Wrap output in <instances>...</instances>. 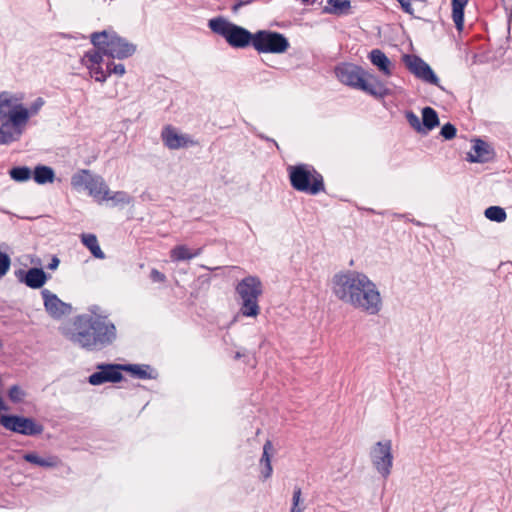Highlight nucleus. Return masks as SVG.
<instances>
[{
	"label": "nucleus",
	"instance_id": "obj_1",
	"mask_svg": "<svg viewBox=\"0 0 512 512\" xmlns=\"http://www.w3.org/2000/svg\"><path fill=\"white\" fill-rule=\"evenodd\" d=\"M89 312L73 317L60 330L73 345L89 352H98L113 344L117 330L107 315L100 314L98 306H91Z\"/></svg>",
	"mask_w": 512,
	"mask_h": 512
},
{
	"label": "nucleus",
	"instance_id": "obj_2",
	"mask_svg": "<svg viewBox=\"0 0 512 512\" xmlns=\"http://www.w3.org/2000/svg\"><path fill=\"white\" fill-rule=\"evenodd\" d=\"M90 41L94 48L85 52L81 62L89 70L91 77L98 82H104L111 74H125L124 64H115L113 61L128 56V42L125 39L118 36L114 30L107 29L93 32Z\"/></svg>",
	"mask_w": 512,
	"mask_h": 512
},
{
	"label": "nucleus",
	"instance_id": "obj_3",
	"mask_svg": "<svg viewBox=\"0 0 512 512\" xmlns=\"http://www.w3.org/2000/svg\"><path fill=\"white\" fill-rule=\"evenodd\" d=\"M290 184L293 189L309 195L325 192L324 178L310 164H296L287 168Z\"/></svg>",
	"mask_w": 512,
	"mask_h": 512
},
{
	"label": "nucleus",
	"instance_id": "obj_4",
	"mask_svg": "<svg viewBox=\"0 0 512 512\" xmlns=\"http://www.w3.org/2000/svg\"><path fill=\"white\" fill-rule=\"evenodd\" d=\"M240 299V312L245 317H257L260 313L258 299L263 293L262 282L257 276H247L235 288Z\"/></svg>",
	"mask_w": 512,
	"mask_h": 512
},
{
	"label": "nucleus",
	"instance_id": "obj_5",
	"mask_svg": "<svg viewBox=\"0 0 512 512\" xmlns=\"http://www.w3.org/2000/svg\"><path fill=\"white\" fill-rule=\"evenodd\" d=\"M208 27L212 32L222 36L233 48L253 46L254 33L219 16L209 20Z\"/></svg>",
	"mask_w": 512,
	"mask_h": 512
},
{
	"label": "nucleus",
	"instance_id": "obj_6",
	"mask_svg": "<svg viewBox=\"0 0 512 512\" xmlns=\"http://www.w3.org/2000/svg\"><path fill=\"white\" fill-rule=\"evenodd\" d=\"M365 273L348 270L334 274L331 289L334 296L344 304L352 306Z\"/></svg>",
	"mask_w": 512,
	"mask_h": 512
},
{
	"label": "nucleus",
	"instance_id": "obj_7",
	"mask_svg": "<svg viewBox=\"0 0 512 512\" xmlns=\"http://www.w3.org/2000/svg\"><path fill=\"white\" fill-rule=\"evenodd\" d=\"M352 307L368 315H377L383 307V300L377 285L365 274Z\"/></svg>",
	"mask_w": 512,
	"mask_h": 512
},
{
	"label": "nucleus",
	"instance_id": "obj_8",
	"mask_svg": "<svg viewBox=\"0 0 512 512\" xmlns=\"http://www.w3.org/2000/svg\"><path fill=\"white\" fill-rule=\"evenodd\" d=\"M71 185L74 189L87 190L89 195L97 201L110 199L109 190L100 176L94 175L90 170L82 169L71 177Z\"/></svg>",
	"mask_w": 512,
	"mask_h": 512
},
{
	"label": "nucleus",
	"instance_id": "obj_9",
	"mask_svg": "<svg viewBox=\"0 0 512 512\" xmlns=\"http://www.w3.org/2000/svg\"><path fill=\"white\" fill-rule=\"evenodd\" d=\"M288 39L279 32L258 30L254 33L253 47L258 53L281 54L287 51Z\"/></svg>",
	"mask_w": 512,
	"mask_h": 512
},
{
	"label": "nucleus",
	"instance_id": "obj_10",
	"mask_svg": "<svg viewBox=\"0 0 512 512\" xmlns=\"http://www.w3.org/2000/svg\"><path fill=\"white\" fill-rule=\"evenodd\" d=\"M0 424L8 431L24 436H38L44 427L31 417L21 415H1Z\"/></svg>",
	"mask_w": 512,
	"mask_h": 512
},
{
	"label": "nucleus",
	"instance_id": "obj_11",
	"mask_svg": "<svg viewBox=\"0 0 512 512\" xmlns=\"http://www.w3.org/2000/svg\"><path fill=\"white\" fill-rule=\"evenodd\" d=\"M370 459L375 470L387 479L393 467L391 440L378 441L370 450Z\"/></svg>",
	"mask_w": 512,
	"mask_h": 512
},
{
	"label": "nucleus",
	"instance_id": "obj_12",
	"mask_svg": "<svg viewBox=\"0 0 512 512\" xmlns=\"http://www.w3.org/2000/svg\"><path fill=\"white\" fill-rule=\"evenodd\" d=\"M96 369L88 377V382L93 386L122 381L124 379L122 371L128 372V364H98Z\"/></svg>",
	"mask_w": 512,
	"mask_h": 512
},
{
	"label": "nucleus",
	"instance_id": "obj_13",
	"mask_svg": "<svg viewBox=\"0 0 512 512\" xmlns=\"http://www.w3.org/2000/svg\"><path fill=\"white\" fill-rule=\"evenodd\" d=\"M404 63L407 69L418 79L423 82L435 85L440 89L443 87L439 83V78L432 68L422 58L417 55H405Z\"/></svg>",
	"mask_w": 512,
	"mask_h": 512
},
{
	"label": "nucleus",
	"instance_id": "obj_14",
	"mask_svg": "<svg viewBox=\"0 0 512 512\" xmlns=\"http://www.w3.org/2000/svg\"><path fill=\"white\" fill-rule=\"evenodd\" d=\"M160 137L164 146L170 150L195 147L199 144L191 135L179 133L178 129L172 125H165Z\"/></svg>",
	"mask_w": 512,
	"mask_h": 512
},
{
	"label": "nucleus",
	"instance_id": "obj_15",
	"mask_svg": "<svg viewBox=\"0 0 512 512\" xmlns=\"http://www.w3.org/2000/svg\"><path fill=\"white\" fill-rule=\"evenodd\" d=\"M335 73L341 83L355 89H360L366 71L360 66L343 63L336 67Z\"/></svg>",
	"mask_w": 512,
	"mask_h": 512
},
{
	"label": "nucleus",
	"instance_id": "obj_16",
	"mask_svg": "<svg viewBox=\"0 0 512 512\" xmlns=\"http://www.w3.org/2000/svg\"><path fill=\"white\" fill-rule=\"evenodd\" d=\"M363 82L359 90L373 96L376 99H383L392 94V90L387 86V83L381 80L378 76L366 72Z\"/></svg>",
	"mask_w": 512,
	"mask_h": 512
},
{
	"label": "nucleus",
	"instance_id": "obj_17",
	"mask_svg": "<svg viewBox=\"0 0 512 512\" xmlns=\"http://www.w3.org/2000/svg\"><path fill=\"white\" fill-rule=\"evenodd\" d=\"M41 295L44 300V307L46 311L53 318H60L71 312V305L60 300L56 294L52 293L48 289H43L41 291Z\"/></svg>",
	"mask_w": 512,
	"mask_h": 512
},
{
	"label": "nucleus",
	"instance_id": "obj_18",
	"mask_svg": "<svg viewBox=\"0 0 512 512\" xmlns=\"http://www.w3.org/2000/svg\"><path fill=\"white\" fill-rule=\"evenodd\" d=\"M22 101L23 100L18 101V105L16 106L17 110L15 113H13V115H11V121L16 126H25L29 118L31 116L37 115L45 104V101L42 97L36 98L29 108H26Z\"/></svg>",
	"mask_w": 512,
	"mask_h": 512
},
{
	"label": "nucleus",
	"instance_id": "obj_19",
	"mask_svg": "<svg viewBox=\"0 0 512 512\" xmlns=\"http://www.w3.org/2000/svg\"><path fill=\"white\" fill-rule=\"evenodd\" d=\"M21 93L1 92L0 93V122L11 121V115L17 110L19 100H23Z\"/></svg>",
	"mask_w": 512,
	"mask_h": 512
},
{
	"label": "nucleus",
	"instance_id": "obj_20",
	"mask_svg": "<svg viewBox=\"0 0 512 512\" xmlns=\"http://www.w3.org/2000/svg\"><path fill=\"white\" fill-rule=\"evenodd\" d=\"M16 277L29 288H41L47 281V275L41 268H30L28 271L20 269L16 272Z\"/></svg>",
	"mask_w": 512,
	"mask_h": 512
},
{
	"label": "nucleus",
	"instance_id": "obj_21",
	"mask_svg": "<svg viewBox=\"0 0 512 512\" xmlns=\"http://www.w3.org/2000/svg\"><path fill=\"white\" fill-rule=\"evenodd\" d=\"M493 158V150L487 142L481 139H476L472 152L467 154V160L471 163H486Z\"/></svg>",
	"mask_w": 512,
	"mask_h": 512
},
{
	"label": "nucleus",
	"instance_id": "obj_22",
	"mask_svg": "<svg viewBox=\"0 0 512 512\" xmlns=\"http://www.w3.org/2000/svg\"><path fill=\"white\" fill-rule=\"evenodd\" d=\"M25 126H16L12 121H4L0 125V145H8L18 141Z\"/></svg>",
	"mask_w": 512,
	"mask_h": 512
},
{
	"label": "nucleus",
	"instance_id": "obj_23",
	"mask_svg": "<svg viewBox=\"0 0 512 512\" xmlns=\"http://www.w3.org/2000/svg\"><path fill=\"white\" fill-rule=\"evenodd\" d=\"M23 459L26 462L43 468H56L61 465V460L56 455L41 457L34 452H29L23 455Z\"/></svg>",
	"mask_w": 512,
	"mask_h": 512
},
{
	"label": "nucleus",
	"instance_id": "obj_24",
	"mask_svg": "<svg viewBox=\"0 0 512 512\" xmlns=\"http://www.w3.org/2000/svg\"><path fill=\"white\" fill-rule=\"evenodd\" d=\"M371 63L376 66L385 76L392 75V63L386 54L380 49H373L369 53Z\"/></svg>",
	"mask_w": 512,
	"mask_h": 512
},
{
	"label": "nucleus",
	"instance_id": "obj_25",
	"mask_svg": "<svg viewBox=\"0 0 512 512\" xmlns=\"http://www.w3.org/2000/svg\"><path fill=\"white\" fill-rule=\"evenodd\" d=\"M203 248L189 249L186 245H176L170 251V258L173 262L188 261L202 253Z\"/></svg>",
	"mask_w": 512,
	"mask_h": 512
},
{
	"label": "nucleus",
	"instance_id": "obj_26",
	"mask_svg": "<svg viewBox=\"0 0 512 512\" xmlns=\"http://www.w3.org/2000/svg\"><path fill=\"white\" fill-rule=\"evenodd\" d=\"M350 0H327V5L323 8V12L331 15H348L351 13Z\"/></svg>",
	"mask_w": 512,
	"mask_h": 512
},
{
	"label": "nucleus",
	"instance_id": "obj_27",
	"mask_svg": "<svg viewBox=\"0 0 512 512\" xmlns=\"http://www.w3.org/2000/svg\"><path fill=\"white\" fill-rule=\"evenodd\" d=\"M130 377L141 380L156 379L158 372L148 364H130Z\"/></svg>",
	"mask_w": 512,
	"mask_h": 512
},
{
	"label": "nucleus",
	"instance_id": "obj_28",
	"mask_svg": "<svg viewBox=\"0 0 512 512\" xmlns=\"http://www.w3.org/2000/svg\"><path fill=\"white\" fill-rule=\"evenodd\" d=\"M82 244L91 252V254L97 259H104L105 253L100 248L98 239L95 234L82 233L81 236Z\"/></svg>",
	"mask_w": 512,
	"mask_h": 512
},
{
	"label": "nucleus",
	"instance_id": "obj_29",
	"mask_svg": "<svg viewBox=\"0 0 512 512\" xmlns=\"http://www.w3.org/2000/svg\"><path fill=\"white\" fill-rule=\"evenodd\" d=\"M55 178L54 170L45 165H38L34 168L33 179L37 184L43 185L46 183H52Z\"/></svg>",
	"mask_w": 512,
	"mask_h": 512
},
{
	"label": "nucleus",
	"instance_id": "obj_30",
	"mask_svg": "<svg viewBox=\"0 0 512 512\" xmlns=\"http://www.w3.org/2000/svg\"><path fill=\"white\" fill-rule=\"evenodd\" d=\"M439 125V117L437 112L427 106L422 109V126L424 129V134H427L429 131L434 129Z\"/></svg>",
	"mask_w": 512,
	"mask_h": 512
},
{
	"label": "nucleus",
	"instance_id": "obj_31",
	"mask_svg": "<svg viewBox=\"0 0 512 512\" xmlns=\"http://www.w3.org/2000/svg\"><path fill=\"white\" fill-rule=\"evenodd\" d=\"M469 0H452V19L456 28L461 31L464 25V9Z\"/></svg>",
	"mask_w": 512,
	"mask_h": 512
},
{
	"label": "nucleus",
	"instance_id": "obj_32",
	"mask_svg": "<svg viewBox=\"0 0 512 512\" xmlns=\"http://www.w3.org/2000/svg\"><path fill=\"white\" fill-rule=\"evenodd\" d=\"M484 215L493 222L501 223L507 218L506 211L500 206H490L485 209Z\"/></svg>",
	"mask_w": 512,
	"mask_h": 512
},
{
	"label": "nucleus",
	"instance_id": "obj_33",
	"mask_svg": "<svg viewBox=\"0 0 512 512\" xmlns=\"http://www.w3.org/2000/svg\"><path fill=\"white\" fill-rule=\"evenodd\" d=\"M10 177L18 182H24L30 179L31 170L26 166L14 167L9 171Z\"/></svg>",
	"mask_w": 512,
	"mask_h": 512
},
{
	"label": "nucleus",
	"instance_id": "obj_34",
	"mask_svg": "<svg viewBox=\"0 0 512 512\" xmlns=\"http://www.w3.org/2000/svg\"><path fill=\"white\" fill-rule=\"evenodd\" d=\"M302 490L300 487H295L292 496V507L290 512H303L305 506L301 500Z\"/></svg>",
	"mask_w": 512,
	"mask_h": 512
},
{
	"label": "nucleus",
	"instance_id": "obj_35",
	"mask_svg": "<svg viewBox=\"0 0 512 512\" xmlns=\"http://www.w3.org/2000/svg\"><path fill=\"white\" fill-rule=\"evenodd\" d=\"M405 117L407 122L413 129H415L419 133L424 134L425 128H423L420 118L413 111H407Z\"/></svg>",
	"mask_w": 512,
	"mask_h": 512
},
{
	"label": "nucleus",
	"instance_id": "obj_36",
	"mask_svg": "<svg viewBox=\"0 0 512 512\" xmlns=\"http://www.w3.org/2000/svg\"><path fill=\"white\" fill-rule=\"evenodd\" d=\"M8 396L12 402L17 403L23 400L25 393L18 385H13L8 391Z\"/></svg>",
	"mask_w": 512,
	"mask_h": 512
},
{
	"label": "nucleus",
	"instance_id": "obj_37",
	"mask_svg": "<svg viewBox=\"0 0 512 512\" xmlns=\"http://www.w3.org/2000/svg\"><path fill=\"white\" fill-rule=\"evenodd\" d=\"M456 132H457L456 127L453 124L446 123L442 126V128L440 130V135L445 140H451L456 136Z\"/></svg>",
	"mask_w": 512,
	"mask_h": 512
},
{
	"label": "nucleus",
	"instance_id": "obj_38",
	"mask_svg": "<svg viewBox=\"0 0 512 512\" xmlns=\"http://www.w3.org/2000/svg\"><path fill=\"white\" fill-rule=\"evenodd\" d=\"M10 265V257L4 252H0V278L6 275V273L9 271Z\"/></svg>",
	"mask_w": 512,
	"mask_h": 512
},
{
	"label": "nucleus",
	"instance_id": "obj_39",
	"mask_svg": "<svg viewBox=\"0 0 512 512\" xmlns=\"http://www.w3.org/2000/svg\"><path fill=\"white\" fill-rule=\"evenodd\" d=\"M272 450V444L270 441H267L263 446V454L260 459V465L271 464V456L270 451Z\"/></svg>",
	"mask_w": 512,
	"mask_h": 512
},
{
	"label": "nucleus",
	"instance_id": "obj_40",
	"mask_svg": "<svg viewBox=\"0 0 512 512\" xmlns=\"http://www.w3.org/2000/svg\"><path fill=\"white\" fill-rule=\"evenodd\" d=\"M150 279L152 282L162 283L166 280V276L157 269H152L150 272Z\"/></svg>",
	"mask_w": 512,
	"mask_h": 512
},
{
	"label": "nucleus",
	"instance_id": "obj_41",
	"mask_svg": "<svg viewBox=\"0 0 512 512\" xmlns=\"http://www.w3.org/2000/svg\"><path fill=\"white\" fill-rule=\"evenodd\" d=\"M400 5H401V8L402 10L409 14V15H413L414 14V9L410 3V0H397Z\"/></svg>",
	"mask_w": 512,
	"mask_h": 512
},
{
	"label": "nucleus",
	"instance_id": "obj_42",
	"mask_svg": "<svg viewBox=\"0 0 512 512\" xmlns=\"http://www.w3.org/2000/svg\"><path fill=\"white\" fill-rule=\"evenodd\" d=\"M260 467H261V476H262V478L264 480L270 478L271 475H272V472H273L272 465L271 464L260 465Z\"/></svg>",
	"mask_w": 512,
	"mask_h": 512
},
{
	"label": "nucleus",
	"instance_id": "obj_43",
	"mask_svg": "<svg viewBox=\"0 0 512 512\" xmlns=\"http://www.w3.org/2000/svg\"><path fill=\"white\" fill-rule=\"evenodd\" d=\"M257 137H259L262 140H265L267 142L272 143L278 150L280 149L278 143L274 139H272V138H270V137H268V136H266V135H264L262 133H258Z\"/></svg>",
	"mask_w": 512,
	"mask_h": 512
},
{
	"label": "nucleus",
	"instance_id": "obj_44",
	"mask_svg": "<svg viewBox=\"0 0 512 512\" xmlns=\"http://www.w3.org/2000/svg\"><path fill=\"white\" fill-rule=\"evenodd\" d=\"M59 262H60L59 259L56 256H54L48 265V269H50V270L56 269L59 265Z\"/></svg>",
	"mask_w": 512,
	"mask_h": 512
},
{
	"label": "nucleus",
	"instance_id": "obj_45",
	"mask_svg": "<svg viewBox=\"0 0 512 512\" xmlns=\"http://www.w3.org/2000/svg\"><path fill=\"white\" fill-rule=\"evenodd\" d=\"M129 48H130V55H131L132 53L135 52L136 47L133 44L130 43Z\"/></svg>",
	"mask_w": 512,
	"mask_h": 512
},
{
	"label": "nucleus",
	"instance_id": "obj_46",
	"mask_svg": "<svg viewBox=\"0 0 512 512\" xmlns=\"http://www.w3.org/2000/svg\"><path fill=\"white\" fill-rule=\"evenodd\" d=\"M235 358H236V359L241 358V354H240L239 352H237V353H236V355H235Z\"/></svg>",
	"mask_w": 512,
	"mask_h": 512
},
{
	"label": "nucleus",
	"instance_id": "obj_47",
	"mask_svg": "<svg viewBox=\"0 0 512 512\" xmlns=\"http://www.w3.org/2000/svg\"><path fill=\"white\" fill-rule=\"evenodd\" d=\"M367 211H369L371 213H375V211L373 209H367Z\"/></svg>",
	"mask_w": 512,
	"mask_h": 512
},
{
	"label": "nucleus",
	"instance_id": "obj_48",
	"mask_svg": "<svg viewBox=\"0 0 512 512\" xmlns=\"http://www.w3.org/2000/svg\"><path fill=\"white\" fill-rule=\"evenodd\" d=\"M311 0H303V2H310Z\"/></svg>",
	"mask_w": 512,
	"mask_h": 512
},
{
	"label": "nucleus",
	"instance_id": "obj_49",
	"mask_svg": "<svg viewBox=\"0 0 512 512\" xmlns=\"http://www.w3.org/2000/svg\"><path fill=\"white\" fill-rule=\"evenodd\" d=\"M2 347V341L0 340V348Z\"/></svg>",
	"mask_w": 512,
	"mask_h": 512
}]
</instances>
